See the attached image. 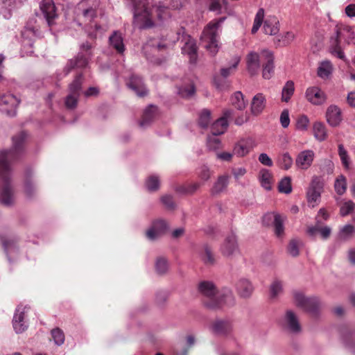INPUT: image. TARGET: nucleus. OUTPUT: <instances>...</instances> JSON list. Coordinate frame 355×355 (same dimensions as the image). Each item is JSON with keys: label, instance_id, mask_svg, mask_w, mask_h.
Listing matches in <instances>:
<instances>
[{"label": "nucleus", "instance_id": "obj_1", "mask_svg": "<svg viewBox=\"0 0 355 355\" xmlns=\"http://www.w3.org/2000/svg\"><path fill=\"white\" fill-rule=\"evenodd\" d=\"M199 292L207 298L205 305L209 309H218L223 305L232 306L234 304V297L230 289L225 288L218 292L212 282L202 281L198 284Z\"/></svg>", "mask_w": 355, "mask_h": 355}, {"label": "nucleus", "instance_id": "obj_2", "mask_svg": "<svg viewBox=\"0 0 355 355\" xmlns=\"http://www.w3.org/2000/svg\"><path fill=\"white\" fill-rule=\"evenodd\" d=\"M26 134L21 132L12 139V146L10 150L0 151V175H6L11 170L10 162L18 159L23 152V144L26 139Z\"/></svg>", "mask_w": 355, "mask_h": 355}, {"label": "nucleus", "instance_id": "obj_3", "mask_svg": "<svg viewBox=\"0 0 355 355\" xmlns=\"http://www.w3.org/2000/svg\"><path fill=\"white\" fill-rule=\"evenodd\" d=\"M225 17L211 21L204 28L200 40L204 47L213 55L218 51L219 30Z\"/></svg>", "mask_w": 355, "mask_h": 355}, {"label": "nucleus", "instance_id": "obj_4", "mask_svg": "<svg viewBox=\"0 0 355 355\" xmlns=\"http://www.w3.org/2000/svg\"><path fill=\"white\" fill-rule=\"evenodd\" d=\"M132 6L133 23L141 29L149 28L154 26L148 0H126Z\"/></svg>", "mask_w": 355, "mask_h": 355}, {"label": "nucleus", "instance_id": "obj_5", "mask_svg": "<svg viewBox=\"0 0 355 355\" xmlns=\"http://www.w3.org/2000/svg\"><path fill=\"white\" fill-rule=\"evenodd\" d=\"M93 45L85 42L80 45V51L74 59L69 60L64 68V76H67L74 68H85L93 56Z\"/></svg>", "mask_w": 355, "mask_h": 355}, {"label": "nucleus", "instance_id": "obj_6", "mask_svg": "<svg viewBox=\"0 0 355 355\" xmlns=\"http://www.w3.org/2000/svg\"><path fill=\"white\" fill-rule=\"evenodd\" d=\"M30 307L27 305H19L15 309L13 318L12 327L16 334L24 332L28 327V313Z\"/></svg>", "mask_w": 355, "mask_h": 355}, {"label": "nucleus", "instance_id": "obj_7", "mask_svg": "<svg viewBox=\"0 0 355 355\" xmlns=\"http://www.w3.org/2000/svg\"><path fill=\"white\" fill-rule=\"evenodd\" d=\"M286 217L277 212H268L263 216V223L266 226H273L275 235L281 238L284 234V223Z\"/></svg>", "mask_w": 355, "mask_h": 355}, {"label": "nucleus", "instance_id": "obj_8", "mask_svg": "<svg viewBox=\"0 0 355 355\" xmlns=\"http://www.w3.org/2000/svg\"><path fill=\"white\" fill-rule=\"evenodd\" d=\"M178 40L184 42L182 53L189 56L190 62L195 63L197 60V46L196 42L189 35L184 34V28H181L178 32Z\"/></svg>", "mask_w": 355, "mask_h": 355}, {"label": "nucleus", "instance_id": "obj_9", "mask_svg": "<svg viewBox=\"0 0 355 355\" xmlns=\"http://www.w3.org/2000/svg\"><path fill=\"white\" fill-rule=\"evenodd\" d=\"M324 183L320 179H313L306 191L309 205L315 207L320 202L321 193L323 191Z\"/></svg>", "mask_w": 355, "mask_h": 355}, {"label": "nucleus", "instance_id": "obj_10", "mask_svg": "<svg viewBox=\"0 0 355 355\" xmlns=\"http://www.w3.org/2000/svg\"><path fill=\"white\" fill-rule=\"evenodd\" d=\"M157 19L162 21L170 17L169 9H180L182 7V0H170L168 2H158L155 6Z\"/></svg>", "mask_w": 355, "mask_h": 355}, {"label": "nucleus", "instance_id": "obj_11", "mask_svg": "<svg viewBox=\"0 0 355 355\" xmlns=\"http://www.w3.org/2000/svg\"><path fill=\"white\" fill-rule=\"evenodd\" d=\"M15 200V192L10 180L3 179L0 183V202L6 207H10Z\"/></svg>", "mask_w": 355, "mask_h": 355}, {"label": "nucleus", "instance_id": "obj_12", "mask_svg": "<svg viewBox=\"0 0 355 355\" xmlns=\"http://www.w3.org/2000/svg\"><path fill=\"white\" fill-rule=\"evenodd\" d=\"M222 254L226 257H232L239 252L237 239L234 233L228 234L220 248Z\"/></svg>", "mask_w": 355, "mask_h": 355}, {"label": "nucleus", "instance_id": "obj_13", "mask_svg": "<svg viewBox=\"0 0 355 355\" xmlns=\"http://www.w3.org/2000/svg\"><path fill=\"white\" fill-rule=\"evenodd\" d=\"M169 229V224L164 219H157L153 222L146 231V237L151 241L155 240L164 234Z\"/></svg>", "mask_w": 355, "mask_h": 355}, {"label": "nucleus", "instance_id": "obj_14", "mask_svg": "<svg viewBox=\"0 0 355 355\" xmlns=\"http://www.w3.org/2000/svg\"><path fill=\"white\" fill-rule=\"evenodd\" d=\"M282 325L285 329L292 334H298L302 330L298 316L292 310L286 311L282 319Z\"/></svg>", "mask_w": 355, "mask_h": 355}, {"label": "nucleus", "instance_id": "obj_15", "mask_svg": "<svg viewBox=\"0 0 355 355\" xmlns=\"http://www.w3.org/2000/svg\"><path fill=\"white\" fill-rule=\"evenodd\" d=\"M19 103L20 101L12 94L3 95L0 97V110L9 116H14Z\"/></svg>", "mask_w": 355, "mask_h": 355}, {"label": "nucleus", "instance_id": "obj_16", "mask_svg": "<svg viewBox=\"0 0 355 355\" xmlns=\"http://www.w3.org/2000/svg\"><path fill=\"white\" fill-rule=\"evenodd\" d=\"M210 330L215 334L228 336L233 330V322L229 319H217L211 326Z\"/></svg>", "mask_w": 355, "mask_h": 355}, {"label": "nucleus", "instance_id": "obj_17", "mask_svg": "<svg viewBox=\"0 0 355 355\" xmlns=\"http://www.w3.org/2000/svg\"><path fill=\"white\" fill-rule=\"evenodd\" d=\"M261 59L264 61L263 64L262 76L264 79H270L274 73V55L269 50H263L261 53Z\"/></svg>", "mask_w": 355, "mask_h": 355}, {"label": "nucleus", "instance_id": "obj_18", "mask_svg": "<svg viewBox=\"0 0 355 355\" xmlns=\"http://www.w3.org/2000/svg\"><path fill=\"white\" fill-rule=\"evenodd\" d=\"M40 8L49 26H51L54 24V19L58 17L54 2L53 0H43Z\"/></svg>", "mask_w": 355, "mask_h": 355}, {"label": "nucleus", "instance_id": "obj_19", "mask_svg": "<svg viewBox=\"0 0 355 355\" xmlns=\"http://www.w3.org/2000/svg\"><path fill=\"white\" fill-rule=\"evenodd\" d=\"M305 95L309 102L316 105L323 104L327 100L325 93L318 87H309Z\"/></svg>", "mask_w": 355, "mask_h": 355}, {"label": "nucleus", "instance_id": "obj_20", "mask_svg": "<svg viewBox=\"0 0 355 355\" xmlns=\"http://www.w3.org/2000/svg\"><path fill=\"white\" fill-rule=\"evenodd\" d=\"M314 157L315 153L312 150H302L297 154L295 164L300 169H308L311 166Z\"/></svg>", "mask_w": 355, "mask_h": 355}, {"label": "nucleus", "instance_id": "obj_21", "mask_svg": "<svg viewBox=\"0 0 355 355\" xmlns=\"http://www.w3.org/2000/svg\"><path fill=\"white\" fill-rule=\"evenodd\" d=\"M127 85L130 89L134 91L138 96L143 97L148 94V90L145 87L143 80L139 76H131Z\"/></svg>", "mask_w": 355, "mask_h": 355}, {"label": "nucleus", "instance_id": "obj_22", "mask_svg": "<svg viewBox=\"0 0 355 355\" xmlns=\"http://www.w3.org/2000/svg\"><path fill=\"white\" fill-rule=\"evenodd\" d=\"M232 110H227L224 112V116L218 119H217L212 125H211V132L214 136H217L221 134H223L227 128L228 123L227 118L230 117L232 115Z\"/></svg>", "mask_w": 355, "mask_h": 355}, {"label": "nucleus", "instance_id": "obj_23", "mask_svg": "<svg viewBox=\"0 0 355 355\" xmlns=\"http://www.w3.org/2000/svg\"><path fill=\"white\" fill-rule=\"evenodd\" d=\"M326 119L329 125L336 127L342 121L340 109L335 105H331L327 109Z\"/></svg>", "mask_w": 355, "mask_h": 355}, {"label": "nucleus", "instance_id": "obj_24", "mask_svg": "<svg viewBox=\"0 0 355 355\" xmlns=\"http://www.w3.org/2000/svg\"><path fill=\"white\" fill-rule=\"evenodd\" d=\"M340 32L336 31V35L331 37L330 39V46H329V52L330 53L343 60L347 61L345 53L343 50V48L340 46V41L339 39Z\"/></svg>", "mask_w": 355, "mask_h": 355}, {"label": "nucleus", "instance_id": "obj_25", "mask_svg": "<svg viewBox=\"0 0 355 355\" xmlns=\"http://www.w3.org/2000/svg\"><path fill=\"white\" fill-rule=\"evenodd\" d=\"M266 106V98L263 93H257L252 98L250 104L251 113L253 115H259Z\"/></svg>", "mask_w": 355, "mask_h": 355}, {"label": "nucleus", "instance_id": "obj_26", "mask_svg": "<svg viewBox=\"0 0 355 355\" xmlns=\"http://www.w3.org/2000/svg\"><path fill=\"white\" fill-rule=\"evenodd\" d=\"M3 245L8 260L12 262L19 257V248L15 240L8 239L3 241Z\"/></svg>", "mask_w": 355, "mask_h": 355}, {"label": "nucleus", "instance_id": "obj_27", "mask_svg": "<svg viewBox=\"0 0 355 355\" xmlns=\"http://www.w3.org/2000/svg\"><path fill=\"white\" fill-rule=\"evenodd\" d=\"M247 69L251 75L256 74L260 68V56L254 51L249 53L246 58Z\"/></svg>", "mask_w": 355, "mask_h": 355}, {"label": "nucleus", "instance_id": "obj_28", "mask_svg": "<svg viewBox=\"0 0 355 355\" xmlns=\"http://www.w3.org/2000/svg\"><path fill=\"white\" fill-rule=\"evenodd\" d=\"M110 45L114 49L119 53H123L125 51V46L123 44V38L122 34L115 31L109 37Z\"/></svg>", "mask_w": 355, "mask_h": 355}, {"label": "nucleus", "instance_id": "obj_29", "mask_svg": "<svg viewBox=\"0 0 355 355\" xmlns=\"http://www.w3.org/2000/svg\"><path fill=\"white\" fill-rule=\"evenodd\" d=\"M236 290L241 297H248L252 293L254 287L248 279L243 278L237 282Z\"/></svg>", "mask_w": 355, "mask_h": 355}, {"label": "nucleus", "instance_id": "obj_30", "mask_svg": "<svg viewBox=\"0 0 355 355\" xmlns=\"http://www.w3.org/2000/svg\"><path fill=\"white\" fill-rule=\"evenodd\" d=\"M157 113V107L153 105H149L144 112L141 120L139 121V126L146 128L152 123Z\"/></svg>", "mask_w": 355, "mask_h": 355}, {"label": "nucleus", "instance_id": "obj_31", "mask_svg": "<svg viewBox=\"0 0 355 355\" xmlns=\"http://www.w3.org/2000/svg\"><path fill=\"white\" fill-rule=\"evenodd\" d=\"M279 31V21L276 17H270L264 21L263 31L266 34L275 35Z\"/></svg>", "mask_w": 355, "mask_h": 355}, {"label": "nucleus", "instance_id": "obj_32", "mask_svg": "<svg viewBox=\"0 0 355 355\" xmlns=\"http://www.w3.org/2000/svg\"><path fill=\"white\" fill-rule=\"evenodd\" d=\"M304 304H305L303 305L301 309L313 315H316L318 313L320 302L317 297L313 296L307 297Z\"/></svg>", "mask_w": 355, "mask_h": 355}, {"label": "nucleus", "instance_id": "obj_33", "mask_svg": "<svg viewBox=\"0 0 355 355\" xmlns=\"http://www.w3.org/2000/svg\"><path fill=\"white\" fill-rule=\"evenodd\" d=\"M313 132L315 138L319 141H324L327 137L326 127L320 121H316L313 123Z\"/></svg>", "mask_w": 355, "mask_h": 355}, {"label": "nucleus", "instance_id": "obj_34", "mask_svg": "<svg viewBox=\"0 0 355 355\" xmlns=\"http://www.w3.org/2000/svg\"><path fill=\"white\" fill-rule=\"evenodd\" d=\"M283 291L284 282L279 279H274L270 284L269 288V293L270 298H277L280 295L282 294Z\"/></svg>", "mask_w": 355, "mask_h": 355}, {"label": "nucleus", "instance_id": "obj_35", "mask_svg": "<svg viewBox=\"0 0 355 355\" xmlns=\"http://www.w3.org/2000/svg\"><path fill=\"white\" fill-rule=\"evenodd\" d=\"M83 82V73L77 75L73 82L69 85V94L80 96Z\"/></svg>", "mask_w": 355, "mask_h": 355}, {"label": "nucleus", "instance_id": "obj_36", "mask_svg": "<svg viewBox=\"0 0 355 355\" xmlns=\"http://www.w3.org/2000/svg\"><path fill=\"white\" fill-rule=\"evenodd\" d=\"M333 65L329 60L322 61L318 69V76L323 79L327 78L332 73Z\"/></svg>", "mask_w": 355, "mask_h": 355}, {"label": "nucleus", "instance_id": "obj_37", "mask_svg": "<svg viewBox=\"0 0 355 355\" xmlns=\"http://www.w3.org/2000/svg\"><path fill=\"white\" fill-rule=\"evenodd\" d=\"M201 260L206 265H213L215 263V258L211 250L207 245H205L203 250L199 254Z\"/></svg>", "mask_w": 355, "mask_h": 355}, {"label": "nucleus", "instance_id": "obj_38", "mask_svg": "<svg viewBox=\"0 0 355 355\" xmlns=\"http://www.w3.org/2000/svg\"><path fill=\"white\" fill-rule=\"evenodd\" d=\"M355 235V227L350 224L344 225L339 231V238L343 241L351 239Z\"/></svg>", "mask_w": 355, "mask_h": 355}, {"label": "nucleus", "instance_id": "obj_39", "mask_svg": "<svg viewBox=\"0 0 355 355\" xmlns=\"http://www.w3.org/2000/svg\"><path fill=\"white\" fill-rule=\"evenodd\" d=\"M294 91V83L291 80L287 81L282 89V101L286 103L288 102L293 95Z\"/></svg>", "mask_w": 355, "mask_h": 355}, {"label": "nucleus", "instance_id": "obj_40", "mask_svg": "<svg viewBox=\"0 0 355 355\" xmlns=\"http://www.w3.org/2000/svg\"><path fill=\"white\" fill-rule=\"evenodd\" d=\"M199 185L196 183H189L178 186L175 189L177 193L182 195H189L196 191Z\"/></svg>", "mask_w": 355, "mask_h": 355}, {"label": "nucleus", "instance_id": "obj_41", "mask_svg": "<svg viewBox=\"0 0 355 355\" xmlns=\"http://www.w3.org/2000/svg\"><path fill=\"white\" fill-rule=\"evenodd\" d=\"M52 339L57 346H61L65 340L64 331L60 328H54L51 331Z\"/></svg>", "mask_w": 355, "mask_h": 355}, {"label": "nucleus", "instance_id": "obj_42", "mask_svg": "<svg viewBox=\"0 0 355 355\" xmlns=\"http://www.w3.org/2000/svg\"><path fill=\"white\" fill-rule=\"evenodd\" d=\"M155 266L156 272L159 275H164L168 271V263L167 259L163 257L157 258Z\"/></svg>", "mask_w": 355, "mask_h": 355}, {"label": "nucleus", "instance_id": "obj_43", "mask_svg": "<svg viewBox=\"0 0 355 355\" xmlns=\"http://www.w3.org/2000/svg\"><path fill=\"white\" fill-rule=\"evenodd\" d=\"M295 39V35L293 32H286L278 36L275 43L279 46H286L291 44Z\"/></svg>", "mask_w": 355, "mask_h": 355}, {"label": "nucleus", "instance_id": "obj_44", "mask_svg": "<svg viewBox=\"0 0 355 355\" xmlns=\"http://www.w3.org/2000/svg\"><path fill=\"white\" fill-rule=\"evenodd\" d=\"M232 104L238 110H243L245 107V103L243 95L241 92H236L231 98Z\"/></svg>", "mask_w": 355, "mask_h": 355}, {"label": "nucleus", "instance_id": "obj_45", "mask_svg": "<svg viewBox=\"0 0 355 355\" xmlns=\"http://www.w3.org/2000/svg\"><path fill=\"white\" fill-rule=\"evenodd\" d=\"M239 62L240 58L239 57H235L233 59L232 64L230 67H223L220 69V76L224 78H227L236 71Z\"/></svg>", "mask_w": 355, "mask_h": 355}, {"label": "nucleus", "instance_id": "obj_46", "mask_svg": "<svg viewBox=\"0 0 355 355\" xmlns=\"http://www.w3.org/2000/svg\"><path fill=\"white\" fill-rule=\"evenodd\" d=\"M227 0H209V9L210 11L220 14L223 6H227Z\"/></svg>", "mask_w": 355, "mask_h": 355}, {"label": "nucleus", "instance_id": "obj_47", "mask_svg": "<svg viewBox=\"0 0 355 355\" xmlns=\"http://www.w3.org/2000/svg\"><path fill=\"white\" fill-rule=\"evenodd\" d=\"M302 245L301 241L293 239L288 245V252L292 257H297L300 253V248Z\"/></svg>", "mask_w": 355, "mask_h": 355}, {"label": "nucleus", "instance_id": "obj_48", "mask_svg": "<svg viewBox=\"0 0 355 355\" xmlns=\"http://www.w3.org/2000/svg\"><path fill=\"white\" fill-rule=\"evenodd\" d=\"M338 155L344 168L346 169H349L350 164V159L347 151L345 149L344 146L343 144L338 145Z\"/></svg>", "mask_w": 355, "mask_h": 355}, {"label": "nucleus", "instance_id": "obj_49", "mask_svg": "<svg viewBox=\"0 0 355 355\" xmlns=\"http://www.w3.org/2000/svg\"><path fill=\"white\" fill-rule=\"evenodd\" d=\"M264 17V10L262 8H260L256 15L254 20L253 26L252 28V33H256L257 31L259 29L260 26L262 24Z\"/></svg>", "mask_w": 355, "mask_h": 355}, {"label": "nucleus", "instance_id": "obj_50", "mask_svg": "<svg viewBox=\"0 0 355 355\" xmlns=\"http://www.w3.org/2000/svg\"><path fill=\"white\" fill-rule=\"evenodd\" d=\"M278 162L281 168L287 170L292 166L293 160L288 153H284L279 157Z\"/></svg>", "mask_w": 355, "mask_h": 355}, {"label": "nucleus", "instance_id": "obj_51", "mask_svg": "<svg viewBox=\"0 0 355 355\" xmlns=\"http://www.w3.org/2000/svg\"><path fill=\"white\" fill-rule=\"evenodd\" d=\"M211 121V112L205 109L199 114L198 123L202 128H207Z\"/></svg>", "mask_w": 355, "mask_h": 355}, {"label": "nucleus", "instance_id": "obj_52", "mask_svg": "<svg viewBox=\"0 0 355 355\" xmlns=\"http://www.w3.org/2000/svg\"><path fill=\"white\" fill-rule=\"evenodd\" d=\"M214 85L219 90H223L229 88L230 83L226 78H223L221 76L216 75L213 79Z\"/></svg>", "mask_w": 355, "mask_h": 355}, {"label": "nucleus", "instance_id": "obj_53", "mask_svg": "<svg viewBox=\"0 0 355 355\" xmlns=\"http://www.w3.org/2000/svg\"><path fill=\"white\" fill-rule=\"evenodd\" d=\"M250 151L248 146L244 142H239L234 148L233 153L239 157L246 155Z\"/></svg>", "mask_w": 355, "mask_h": 355}, {"label": "nucleus", "instance_id": "obj_54", "mask_svg": "<svg viewBox=\"0 0 355 355\" xmlns=\"http://www.w3.org/2000/svg\"><path fill=\"white\" fill-rule=\"evenodd\" d=\"M292 295L296 306L302 308V306L305 304L304 303L306 302L307 297H306L302 291L297 290L293 291Z\"/></svg>", "mask_w": 355, "mask_h": 355}, {"label": "nucleus", "instance_id": "obj_55", "mask_svg": "<svg viewBox=\"0 0 355 355\" xmlns=\"http://www.w3.org/2000/svg\"><path fill=\"white\" fill-rule=\"evenodd\" d=\"M144 187L148 192H155L159 189V179H146Z\"/></svg>", "mask_w": 355, "mask_h": 355}, {"label": "nucleus", "instance_id": "obj_56", "mask_svg": "<svg viewBox=\"0 0 355 355\" xmlns=\"http://www.w3.org/2000/svg\"><path fill=\"white\" fill-rule=\"evenodd\" d=\"M355 208V204L352 200H346L340 206V213L343 216H345L353 211Z\"/></svg>", "mask_w": 355, "mask_h": 355}, {"label": "nucleus", "instance_id": "obj_57", "mask_svg": "<svg viewBox=\"0 0 355 355\" xmlns=\"http://www.w3.org/2000/svg\"><path fill=\"white\" fill-rule=\"evenodd\" d=\"M278 189L281 193H290L292 191L291 179H281L278 184Z\"/></svg>", "mask_w": 355, "mask_h": 355}, {"label": "nucleus", "instance_id": "obj_58", "mask_svg": "<svg viewBox=\"0 0 355 355\" xmlns=\"http://www.w3.org/2000/svg\"><path fill=\"white\" fill-rule=\"evenodd\" d=\"M227 184V179H217L211 189L212 193L216 194L223 191Z\"/></svg>", "mask_w": 355, "mask_h": 355}, {"label": "nucleus", "instance_id": "obj_59", "mask_svg": "<svg viewBox=\"0 0 355 355\" xmlns=\"http://www.w3.org/2000/svg\"><path fill=\"white\" fill-rule=\"evenodd\" d=\"M309 124V119L306 115H301L296 122V128L299 130L305 131Z\"/></svg>", "mask_w": 355, "mask_h": 355}, {"label": "nucleus", "instance_id": "obj_60", "mask_svg": "<svg viewBox=\"0 0 355 355\" xmlns=\"http://www.w3.org/2000/svg\"><path fill=\"white\" fill-rule=\"evenodd\" d=\"M80 96L69 94L65 98V106L68 109H74L76 107Z\"/></svg>", "mask_w": 355, "mask_h": 355}, {"label": "nucleus", "instance_id": "obj_61", "mask_svg": "<svg viewBox=\"0 0 355 355\" xmlns=\"http://www.w3.org/2000/svg\"><path fill=\"white\" fill-rule=\"evenodd\" d=\"M196 92L195 87L193 84L188 87H181L179 89V94L183 98L191 97Z\"/></svg>", "mask_w": 355, "mask_h": 355}, {"label": "nucleus", "instance_id": "obj_62", "mask_svg": "<svg viewBox=\"0 0 355 355\" xmlns=\"http://www.w3.org/2000/svg\"><path fill=\"white\" fill-rule=\"evenodd\" d=\"M161 202L168 210H173L176 207L173 197L170 195L163 196L161 198Z\"/></svg>", "mask_w": 355, "mask_h": 355}, {"label": "nucleus", "instance_id": "obj_63", "mask_svg": "<svg viewBox=\"0 0 355 355\" xmlns=\"http://www.w3.org/2000/svg\"><path fill=\"white\" fill-rule=\"evenodd\" d=\"M346 179H336L334 187L336 193L339 195H343L347 188Z\"/></svg>", "mask_w": 355, "mask_h": 355}, {"label": "nucleus", "instance_id": "obj_64", "mask_svg": "<svg viewBox=\"0 0 355 355\" xmlns=\"http://www.w3.org/2000/svg\"><path fill=\"white\" fill-rule=\"evenodd\" d=\"M83 17L85 21H91L94 18L96 17V11L93 8L85 9L82 12Z\"/></svg>", "mask_w": 355, "mask_h": 355}]
</instances>
